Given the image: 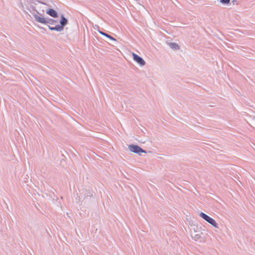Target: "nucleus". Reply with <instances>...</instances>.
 <instances>
[{"mask_svg": "<svg viewBox=\"0 0 255 255\" xmlns=\"http://www.w3.org/2000/svg\"><path fill=\"white\" fill-rule=\"evenodd\" d=\"M200 216L214 227L218 228V224H217L216 221L213 219L211 218L206 214L203 212H201L200 213Z\"/></svg>", "mask_w": 255, "mask_h": 255, "instance_id": "nucleus-1", "label": "nucleus"}, {"mask_svg": "<svg viewBox=\"0 0 255 255\" xmlns=\"http://www.w3.org/2000/svg\"><path fill=\"white\" fill-rule=\"evenodd\" d=\"M196 230L195 229H193V231H191V236L192 238L195 241H198L200 239L201 237V235H202V233L199 230H198V227H196Z\"/></svg>", "mask_w": 255, "mask_h": 255, "instance_id": "nucleus-2", "label": "nucleus"}, {"mask_svg": "<svg viewBox=\"0 0 255 255\" xmlns=\"http://www.w3.org/2000/svg\"><path fill=\"white\" fill-rule=\"evenodd\" d=\"M129 150L134 153L140 154V152L146 153V151L142 149L139 146L134 144H130L128 145Z\"/></svg>", "mask_w": 255, "mask_h": 255, "instance_id": "nucleus-3", "label": "nucleus"}, {"mask_svg": "<svg viewBox=\"0 0 255 255\" xmlns=\"http://www.w3.org/2000/svg\"><path fill=\"white\" fill-rule=\"evenodd\" d=\"M132 56L133 60L140 66H144L145 65V62L141 57L139 56L134 53H132Z\"/></svg>", "mask_w": 255, "mask_h": 255, "instance_id": "nucleus-4", "label": "nucleus"}, {"mask_svg": "<svg viewBox=\"0 0 255 255\" xmlns=\"http://www.w3.org/2000/svg\"><path fill=\"white\" fill-rule=\"evenodd\" d=\"M33 16H34L35 19L37 21H38L41 23L45 24L46 19L43 16H40V13L34 14L33 15Z\"/></svg>", "mask_w": 255, "mask_h": 255, "instance_id": "nucleus-5", "label": "nucleus"}, {"mask_svg": "<svg viewBox=\"0 0 255 255\" xmlns=\"http://www.w3.org/2000/svg\"><path fill=\"white\" fill-rule=\"evenodd\" d=\"M46 13L50 16L56 18L58 17L57 12L53 9H49L46 11Z\"/></svg>", "mask_w": 255, "mask_h": 255, "instance_id": "nucleus-6", "label": "nucleus"}, {"mask_svg": "<svg viewBox=\"0 0 255 255\" xmlns=\"http://www.w3.org/2000/svg\"><path fill=\"white\" fill-rule=\"evenodd\" d=\"M60 25H61L63 27L68 23V20L63 15H62L61 16V19L60 21Z\"/></svg>", "mask_w": 255, "mask_h": 255, "instance_id": "nucleus-7", "label": "nucleus"}, {"mask_svg": "<svg viewBox=\"0 0 255 255\" xmlns=\"http://www.w3.org/2000/svg\"><path fill=\"white\" fill-rule=\"evenodd\" d=\"M168 45L173 50H178L179 49V46L176 44V43H174V42H170V43H168Z\"/></svg>", "mask_w": 255, "mask_h": 255, "instance_id": "nucleus-8", "label": "nucleus"}, {"mask_svg": "<svg viewBox=\"0 0 255 255\" xmlns=\"http://www.w3.org/2000/svg\"><path fill=\"white\" fill-rule=\"evenodd\" d=\"M99 32L101 34H102V35H104V36H105L107 37V38H109V39H111V40H112L116 41V39L115 38H114V37H113L112 36H111V35H110L108 34H107V33H105V32H103V31H99Z\"/></svg>", "mask_w": 255, "mask_h": 255, "instance_id": "nucleus-9", "label": "nucleus"}, {"mask_svg": "<svg viewBox=\"0 0 255 255\" xmlns=\"http://www.w3.org/2000/svg\"><path fill=\"white\" fill-rule=\"evenodd\" d=\"M57 22V21L56 20H54L52 18H49V19H46L45 24H54Z\"/></svg>", "mask_w": 255, "mask_h": 255, "instance_id": "nucleus-10", "label": "nucleus"}, {"mask_svg": "<svg viewBox=\"0 0 255 255\" xmlns=\"http://www.w3.org/2000/svg\"><path fill=\"white\" fill-rule=\"evenodd\" d=\"M55 27V31H62L64 29V27L60 24H57Z\"/></svg>", "mask_w": 255, "mask_h": 255, "instance_id": "nucleus-11", "label": "nucleus"}, {"mask_svg": "<svg viewBox=\"0 0 255 255\" xmlns=\"http://www.w3.org/2000/svg\"><path fill=\"white\" fill-rule=\"evenodd\" d=\"M230 0H220V2L223 4H228L230 2Z\"/></svg>", "mask_w": 255, "mask_h": 255, "instance_id": "nucleus-12", "label": "nucleus"}, {"mask_svg": "<svg viewBox=\"0 0 255 255\" xmlns=\"http://www.w3.org/2000/svg\"><path fill=\"white\" fill-rule=\"evenodd\" d=\"M49 29L51 30H55V27L50 26L49 25L48 26Z\"/></svg>", "mask_w": 255, "mask_h": 255, "instance_id": "nucleus-13", "label": "nucleus"}]
</instances>
